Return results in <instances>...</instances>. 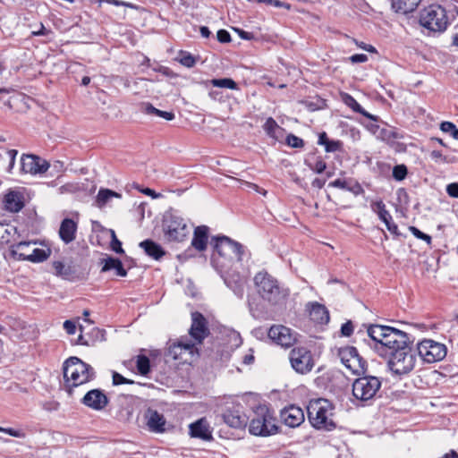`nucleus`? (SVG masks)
Instances as JSON below:
<instances>
[{
  "mask_svg": "<svg viewBox=\"0 0 458 458\" xmlns=\"http://www.w3.org/2000/svg\"><path fill=\"white\" fill-rule=\"evenodd\" d=\"M373 212L377 213L380 220L386 222V220H392V216L386 210V205L382 200L372 201L370 204Z\"/></svg>",
  "mask_w": 458,
  "mask_h": 458,
  "instance_id": "f704fd0d",
  "label": "nucleus"
},
{
  "mask_svg": "<svg viewBox=\"0 0 458 458\" xmlns=\"http://www.w3.org/2000/svg\"><path fill=\"white\" fill-rule=\"evenodd\" d=\"M211 241L215 249L212 258L214 267L233 293L237 297L242 298L246 280L239 273H231L230 269L234 262L242 260L244 247L240 242L225 235L212 237Z\"/></svg>",
  "mask_w": 458,
  "mask_h": 458,
  "instance_id": "f257e3e1",
  "label": "nucleus"
},
{
  "mask_svg": "<svg viewBox=\"0 0 458 458\" xmlns=\"http://www.w3.org/2000/svg\"><path fill=\"white\" fill-rule=\"evenodd\" d=\"M387 230L394 234L398 235V226L392 221V220H386V222H384Z\"/></svg>",
  "mask_w": 458,
  "mask_h": 458,
  "instance_id": "e2e57ef3",
  "label": "nucleus"
},
{
  "mask_svg": "<svg viewBox=\"0 0 458 458\" xmlns=\"http://www.w3.org/2000/svg\"><path fill=\"white\" fill-rule=\"evenodd\" d=\"M140 246L149 257L155 259H159L165 255V251L162 247L151 240H145L141 242Z\"/></svg>",
  "mask_w": 458,
  "mask_h": 458,
  "instance_id": "7c9ffc66",
  "label": "nucleus"
},
{
  "mask_svg": "<svg viewBox=\"0 0 458 458\" xmlns=\"http://www.w3.org/2000/svg\"><path fill=\"white\" fill-rule=\"evenodd\" d=\"M417 351L421 360L427 363L442 360L446 355L445 345L430 339L420 342Z\"/></svg>",
  "mask_w": 458,
  "mask_h": 458,
  "instance_id": "ddd939ff",
  "label": "nucleus"
},
{
  "mask_svg": "<svg viewBox=\"0 0 458 458\" xmlns=\"http://www.w3.org/2000/svg\"><path fill=\"white\" fill-rule=\"evenodd\" d=\"M77 227V223L71 218H64L61 222L59 236L65 244H68L75 240Z\"/></svg>",
  "mask_w": 458,
  "mask_h": 458,
  "instance_id": "b1692460",
  "label": "nucleus"
},
{
  "mask_svg": "<svg viewBox=\"0 0 458 458\" xmlns=\"http://www.w3.org/2000/svg\"><path fill=\"white\" fill-rule=\"evenodd\" d=\"M210 82L214 87H217V88H226V89H237L236 82L233 80L229 79V78L213 79Z\"/></svg>",
  "mask_w": 458,
  "mask_h": 458,
  "instance_id": "e433bc0d",
  "label": "nucleus"
},
{
  "mask_svg": "<svg viewBox=\"0 0 458 458\" xmlns=\"http://www.w3.org/2000/svg\"><path fill=\"white\" fill-rule=\"evenodd\" d=\"M223 418L224 421L232 428H240L247 424L246 416L238 410H227Z\"/></svg>",
  "mask_w": 458,
  "mask_h": 458,
  "instance_id": "bb28decb",
  "label": "nucleus"
},
{
  "mask_svg": "<svg viewBox=\"0 0 458 458\" xmlns=\"http://www.w3.org/2000/svg\"><path fill=\"white\" fill-rule=\"evenodd\" d=\"M51 32V30H47L43 23H40L38 30L32 31L33 36H46L48 35Z\"/></svg>",
  "mask_w": 458,
  "mask_h": 458,
  "instance_id": "69168bd1",
  "label": "nucleus"
},
{
  "mask_svg": "<svg viewBox=\"0 0 458 458\" xmlns=\"http://www.w3.org/2000/svg\"><path fill=\"white\" fill-rule=\"evenodd\" d=\"M16 234L17 230L15 226L0 223V246L10 244L15 241Z\"/></svg>",
  "mask_w": 458,
  "mask_h": 458,
  "instance_id": "2f4dec72",
  "label": "nucleus"
},
{
  "mask_svg": "<svg viewBox=\"0 0 458 458\" xmlns=\"http://www.w3.org/2000/svg\"><path fill=\"white\" fill-rule=\"evenodd\" d=\"M421 0H391L392 8L396 13H409L413 12Z\"/></svg>",
  "mask_w": 458,
  "mask_h": 458,
  "instance_id": "c756f323",
  "label": "nucleus"
},
{
  "mask_svg": "<svg viewBox=\"0 0 458 458\" xmlns=\"http://www.w3.org/2000/svg\"><path fill=\"white\" fill-rule=\"evenodd\" d=\"M381 380L374 376H364L352 383V394L360 401L372 400L381 388Z\"/></svg>",
  "mask_w": 458,
  "mask_h": 458,
  "instance_id": "9d476101",
  "label": "nucleus"
},
{
  "mask_svg": "<svg viewBox=\"0 0 458 458\" xmlns=\"http://www.w3.org/2000/svg\"><path fill=\"white\" fill-rule=\"evenodd\" d=\"M350 60L353 64L365 63L368 60V56L364 54H355L350 57Z\"/></svg>",
  "mask_w": 458,
  "mask_h": 458,
  "instance_id": "680f3d73",
  "label": "nucleus"
},
{
  "mask_svg": "<svg viewBox=\"0 0 458 458\" xmlns=\"http://www.w3.org/2000/svg\"><path fill=\"white\" fill-rule=\"evenodd\" d=\"M340 142L335 140H329L327 144L325 146V149L327 152H335L339 149Z\"/></svg>",
  "mask_w": 458,
  "mask_h": 458,
  "instance_id": "052dcab7",
  "label": "nucleus"
},
{
  "mask_svg": "<svg viewBox=\"0 0 458 458\" xmlns=\"http://www.w3.org/2000/svg\"><path fill=\"white\" fill-rule=\"evenodd\" d=\"M407 175V167L404 165H395L393 169V176L397 181L403 180Z\"/></svg>",
  "mask_w": 458,
  "mask_h": 458,
  "instance_id": "37998d69",
  "label": "nucleus"
},
{
  "mask_svg": "<svg viewBox=\"0 0 458 458\" xmlns=\"http://www.w3.org/2000/svg\"><path fill=\"white\" fill-rule=\"evenodd\" d=\"M35 245V242H20L10 245L12 254L17 257L20 260H29L31 262H42L50 256L51 250L49 248L40 249L32 248L31 251H25V249H30Z\"/></svg>",
  "mask_w": 458,
  "mask_h": 458,
  "instance_id": "9b49d317",
  "label": "nucleus"
},
{
  "mask_svg": "<svg viewBox=\"0 0 458 458\" xmlns=\"http://www.w3.org/2000/svg\"><path fill=\"white\" fill-rule=\"evenodd\" d=\"M406 334L404 331L382 325H371L367 329L369 345L380 356H386V347Z\"/></svg>",
  "mask_w": 458,
  "mask_h": 458,
  "instance_id": "39448f33",
  "label": "nucleus"
},
{
  "mask_svg": "<svg viewBox=\"0 0 458 458\" xmlns=\"http://www.w3.org/2000/svg\"><path fill=\"white\" fill-rule=\"evenodd\" d=\"M137 369L140 374L147 375L150 370L149 359L145 355L137 357Z\"/></svg>",
  "mask_w": 458,
  "mask_h": 458,
  "instance_id": "4c0bfd02",
  "label": "nucleus"
},
{
  "mask_svg": "<svg viewBox=\"0 0 458 458\" xmlns=\"http://www.w3.org/2000/svg\"><path fill=\"white\" fill-rule=\"evenodd\" d=\"M81 190V187L78 183H67L64 186H62L61 191L62 192H70L74 193Z\"/></svg>",
  "mask_w": 458,
  "mask_h": 458,
  "instance_id": "5fc2aeb1",
  "label": "nucleus"
},
{
  "mask_svg": "<svg viewBox=\"0 0 458 458\" xmlns=\"http://www.w3.org/2000/svg\"><path fill=\"white\" fill-rule=\"evenodd\" d=\"M112 241H111V249L116 253H123V249L122 248V242L117 239L114 230H111Z\"/></svg>",
  "mask_w": 458,
  "mask_h": 458,
  "instance_id": "a18cd8bd",
  "label": "nucleus"
},
{
  "mask_svg": "<svg viewBox=\"0 0 458 458\" xmlns=\"http://www.w3.org/2000/svg\"><path fill=\"white\" fill-rule=\"evenodd\" d=\"M307 410L308 418L314 428L327 430L335 428L336 425L333 419L335 407L327 399L311 400Z\"/></svg>",
  "mask_w": 458,
  "mask_h": 458,
  "instance_id": "20e7f679",
  "label": "nucleus"
},
{
  "mask_svg": "<svg viewBox=\"0 0 458 458\" xmlns=\"http://www.w3.org/2000/svg\"><path fill=\"white\" fill-rule=\"evenodd\" d=\"M342 101L350 107L353 112L359 113L363 116L369 118L373 121H377V117L375 115L370 114L365 109H363L360 105L348 93L341 94Z\"/></svg>",
  "mask_w": 458,
  "mask_h": 458,
  "instance_id": "c85d7f7f",
  "label": "nucleus"
},
{
  "mask_svg": "<svg viewBox=\"0 0 458 458\" xmlns=\"http://www.w3.org/2000/svg\"><path fill=\"white\" fill-rule=\"evenodd\" d=\"M341 333L344 336H350L353 333V325L352 321H347L342 325Z\"/></svg>",
  "mask_w": 458,
  "mask_h": 458,
  "instance_id": "603ef678",
  "label": "nucleus"
},
{
  "mask_svg": "<svg viewBox=\"0 0 458 458\" xmlns=\"http://www.w3.org/2000/svg\"><path fill=\"white\" fill-rule=\"evenodd\" d=\"M53 267L55 268V274L66 277L71 275L72 270L70 267L65 266L62 261H54Z\"/></svg>",
  "mask_w": 458,
  "mask_h": 458,
  "instance_id": "58836bf2",
  "label": "nucleus"
},
{
  "mask_svg": "<svg viewBox=\"0 0 458 458\" xmlns=\"http://www.w3.org/2000/svg\"><path fill=\"white\" fill-rule=\"evenodd\" d=\"M411 344V341L410 340V337L408 336V334H404L401 336V340L398 338L396 341H394L393 344H391L390 346L386 347V355L390 356V353H393L394 352H396L400 350L401 348H406L410 346Z\"/></svg>",
  "mask_w": 458,
  "mask_h": 458,
  "instance_id": "c9c22d12",
  "label": "nucleus"
},
{
  "mask_svg": "<svg viewBox=\"0 0 458 458\" xmlns=\"http://www.w3.org/2000/svg\"><path fill=\"white\" fill-rule=\"evenodd\" d=\"M133 382L131 380H129L125 378L123 376L117 372H114L113 374V384L115 386L122 385V384H132Z\"/></svg>",
  "mask_w": 458,
  "mask_h": 458,
  "instance_id": "09e8293b",
  "label": "nucleus"
},
{
  "mask_svg": "<svg viewBox=\"0 0 458 458\" xmlns=\"http://www.w3.org/2000/svg\"><path fill=\"white\" fill-rule=\"evenodd\" d=\"M259 295L272 305L279 304L289 296V290L280 285L277 279L267 271H259L253 278Z\"/></svg>",
  "mask_w": 458,
  "mask_h": 458,
  "instance_id": "f03ea898",
  "label": "nucleus"
},
{
  "mask_svg": "<svg viewBox=\"0 0 458 458\" xmlns=\"http://www.w3.org/2000/svg\"><path fill=\"white\" fill-rule=\"evenodd\" d=\"M140 191L147 196H150L152 199H158L162 196L160 193H156L155 191L149 188L142 189Z\"/></svg>",
  "mask_w": 458,
  "mask_h": 458,
  "instance_id": "338daca9",
  "label": "nucleus"
},
{
  "mask_svg": "<svg viewBox=\"0 0 458 458\" xmlns=\"http://www.w3.org/2000/svg\"><path fill=\"white\" fill-rule=\"evenodd\" d=\"M455 125L451 122H442L440 124V129L443 132L452 134L453 131L455 129Z\"/></svg>",
  "mask_w": 458,
  "mask_h": 458,
  "instance_id": "4d7b16f0",
  "label": "nucleus"
},
{
  "mask_svg": "<svg viewBox=\"0 0 458 458\" xmlns=\"http://www.w3.org/2000/svg\"><path fill=\"white\" fill-rule=\"evenodd\" d=\"M328 186L334 187V188H339V189H343V190L348 189L347 182L341 179H336V180L329 182Z\"/></svg>",
  "mask_w": 458,
  "mask_h": 458,
  "instance_id": "13d9d810",
  "label": "nucleus"
},
{
  "mask_svg": "<svg viewBox=\"0 0 458 458\" xmlns=\"http://www.w3.org/2000/svg\"><path fill=\"white\" fill-rule=\"evenodd\" d=\"M305 163L311 170L318 174L324 172L327 167L326 163L320 157L317 158L314 163H311L310 159H307Z\"/></svg>",
  "mask_w": 458,
  "mask_h": 458,
  "instance_id": "ea45409f",
  "label": "nucleus"
},
{
  "mask_svg": "<svg viewBox=\"0 0 458 458\" xmlns=\"http://www.w3.org/2000/svg\"><path fill=\"white\" fill-rule=\"evenodd\" d=\"M249 431L250 434L259 437H268L277 433L276 420L267 405L261 404L253 410Z\"/></svg>",
  "mask_w": 458,
  "mask_h": 458,
  "instance_id": "423d86ee",
  "label": "nucleus"
},
{
  "mask_svg": "<svg viewBox=\"0 0 458 458\" xmlns=\"http://www.w3.org/2000/svg\"><path fill=\"white\" fill-rule=\"evenodd\" d=\"M290 361L293 369L301 374L310 372L314 367L312 354L304 347L293 348L290 352Z\"/></svg>",
  "mask_w": 458,
  "mask_h": 458,
  "instance_id": "2eb2a0df",
  "label": "nucleus"
},
{
  "mask_svg": "<svg viewBox=\"0 0 458 458\" xmlns=\"http://www.w3.org/2000/svg\"><path fill=\"white\" fill-rule=\"evenodd\" d=\"M420 24L430 32H444L451 20L447 11L441 4H432L420 13Z\"/></svg>",
  "mask_w": 458,
  "mask_h": 458,
  "instance_id": "0eeeda50",
  "label": "nucleus"
},
{
  "mask_svg": "<svg viewBox=\"0 0 458 458\" xmlns=\"http://www.w3.org/2000/svg\"><path fill=\"white\" fill-rule=\"evenodd\" d=\"M409 230L416 238L425 241L428 244L431 243V237L420 231L417 227L411 226Z\"/></svg>",
  "mask_w": 458,
  "mask_h": 458,
  "instance_id": "c03bdc74",
  "label": "nucleus"
},
{
  "mask_svg": "<svg viewBox=\"0 0 458 458\" xmlns=\"http://www.w3.org/2000/svg\"><path fill=\"white\" fill-rule=\"evenodd\" d=\"M4 208L13 213H17L24 207L22 194L14 190H9L4 197Z\"/></svg>",
  "mask_w": 458,
  "mask_h": 458,
  "instance_id": "412c9836",
  "label": "nucleus"
},
{
  "mask_svg": "<svg viewBox=\"0 0 458 458\" xmlns=\"http://www.w3.org/2000/svg\"><path fill=\"white\" fill-rule=\"evenodd\" d=\"M157 116H159L163 119H165L167 121H172L174 119V114L173 112H166V111H162V110H159L157 111Z\"/></svg>",
  "mask_w": 458,
  "mask_h": 458,
  "instance_id": "0e129e2a",
  "label": "nucleus"
},
{
  "mask_svg": "<svg viewBox=\"0 0 458 458\" xmlns=\"http://www.w3.org/2000/svg\"><path fill=\"white\" fill-rule=\"evenodd\" d=\"M280 419L289 428H296L304 422L305 417L301 408L296 405H290L281 411Z\"/></svg>",
  "mask_w": 458,
  "mask_h": 458,
  "instance_id": "aec40b11",
  "label": "nucleus"
},
{
  "mask_svg": "<svg viewBox=\"0 0 458 458\" xmlns=\"http://www.w3.org/2000/svg\"><path fill=\"white\" fill-rule=\"evenodd\" d=\"M145 419L150 431L157 433L165 431V420L163 414L156 410L148 409L145 413Z\"/></svg>",
  "mask_w": 458,
  "mask_h": 458,
  "instance_id": "4be33fe9",
  "label": "nucleus"
},
{
  "mask_svg": "<svg viewBox=\"0 0 458 458\" xmlns=\"http://www.w3.org/2000/svg\"><path fill=\"white\" fill-rule=\"evenodd\" d=\"M113 198L121 199L122 195L112 190L101 188L96 197V205L101 208L106 206Z\"/></svg>",
  "mask_w": 458,
  "mask_h": 458,
  "instance_id": "473e14b6",
  "label": "nucleus"
},
{
  "mask_svg": "<svg viewBox=\"0 0 458 458\" xmlns=\"http://www.w3.org/2000/svg\"><path fill=\"white\" fill-rule=\"evenodd\" d=\"M49 168V164L34 155H22L21 158V171L24 174H43Z\"/></svg>",
  "mask_w": 458,
  "mask_h": 458,
  "instance_id": "f3484780",
  "label": "nucleus"
},
{
  "mask_svg": "<svg viewBox=\"0 0 458 458\" xmlns=\"http://www.w3.org/2000/svg\"><path fill=\"white\" fill-rule=\"evenodd\" d=\"M103 267L101 268V272H106L114 269L115 271V275L119 276H126L127 271L124 269L123 263L120 259H114L113 257H107L101 260Z\"/></svg>",
  "mask_w": 458,
  "mask_h": 458,
  "instance_id": "cd10ccee",
  "label": "nucleus"
},
{
  "mask_svg": "<svg viewBox=\"0 0 458 458\" xmlns=\"http://www.w3.org/2000/svg\"><path fill=\"white\" fill-rule=\"evenodd\" d=\"M446 192L450 197L458 198V182H452L446 186Z\"/></svg>",
  "mask_w": 458,
  "mask_h": 458,
  "instance_id": "6e6d98bb",
  "label": "nucleus"
},
{
  "mask_svg": "<svg viewBox=\"0 0 458 458\" xmlns=\"http://www.w3.org/2000/svg\"><path fill=\"white\" fill-rule=\"evenodd\" d=\"M165 238L168 241L182 242L190 233V228L182 217L171 215L164 223Z\"/></svg>",
  "mask_w": 458,
  "mask_h": 458,
  "instance_id": "f8f14e48",
  "label": "nucleus"
},
{
  "mask_svg": "<svg viewBox=\"0 0 458 458\" xmlns=\"http://www.w3.org/2000/svg\"><path fill=\"white\" fill-rule=\"evenodd\" d=\"M109 403L106 394L101 389L88 391L81 399V403L93 411L104 410Z\"/></svg>",
  "mask_w": 458,
  "mask_h": 458,
  "instance_id": "6ab92c4d",
  "label": "nucleus"
},
{
  "mask_svg": "<svg viewBox=\"0 0 458 458\" xmlns=\"http://www.w3.org/2000/svg\"><path fill=\"white\" fill-rule=\"evenodd\" d=\"M269 338L278 345L288 348L296 341L295 334L289 328L282 325L272 326L268 330Z\"/></svg>",
  "mask_w": 458,
  "mask_h": 458,
  "instance_id": "dca6fc26",
  "label": "nucleus"
},
{
  "mask_svg": "<svg viewBox=\"0 0 458 458\" xmlns=\"http://www.w3.org/2000/svg\"><path fill=\"white\" fill-rule=\"evenodd\" d=\"M217 40L221 43H228L231 41V35L225 30H219L216 33Z\"/></svg>",
  "mask_w": 458,
  "mask_h": 458,
  "instance_id": "3c124183",
  "label": "nucleus"
},
{
  "mask_svg": "<svg viewBox=\"0 0 458 458\" xmlns=\"http://www.w3.org/2000/svg\"><path fill=\"white\" fill-rule=\"evenodd\" d=\"M2 150L8 156V157L10 159L9 165H8V172H11V170L13 169V167L14 165L15 157L18 154V151L15 149H9V150L2 149Z\"/></svg>",
  "mask_w": 458,
  "mask_h": 458,
  "instance_id": "8fccbe9b",
  "label": "nucleus"
},
{
  "mask_svg": "<svg viewBox=\"0 0 458 458\" xmlns=\"http://www.w3.org/2000/svg\"><path fill=\"white\" fill-rule=\"evenodd\" d=\"M430 158L436 163H449L450 160L445 157L439 150H433L430 152Z\"/></svg>",
  "mask_w": 458,
  "mask_h": 458,
  "instance_id": "49530a36",
  "label": "nucleus"
},
{
  "mask_svg": "<svg viewBox=\"0 0 458 458\" xmlns=\"http://www.w3.org/2000/svg\"><path fill=\"white\" fill-rule=\"evenodd\" d=\"M179 62L185 67L191 68L195 65L196 60L193 55L189 53L182 52Z\"/></svg>",
  "mask_w": 458,
  "mask_h": 458,
  "instance_id": "79ce46f5",
  "label": "nucleus"
},
{
  "mask_svg": "<svg viewBox=\"0 0 458 458\" xmlns=\"http://www.w3.org/2000/svg\"><path fill=\"white\" fill-rule=\"evenodd\" d=\"M208 230L209 228L207 225H199L194 229L191 246L195 250L204 251L207 249Z\"/></svg>",
  "mask_w": 458,
  "mask_h": 458,
  "instance_id": "a878e982",
  "label": "nucleus"
},
{
  "mask_svg": "<svg viewBox=\"0 0 458 458\" xmlns=\"http://www.w3.org/2000/svg\"><path fill=\"white\" fill-rule=\"evenodd\" d=\"M100 2H104V3L113 4L115 6H125V7H129L131 9H137V6L135 4L129 3V2L121 1V0H100Z\"/></svg>",
  "mask_w": 458,
  "mask_h": 458,
  "instance_id": "de8ad7c7",
  "label": "nucleus"
},
{
  "mask_svg": "<svg viewBox=\"0 0 458 458\" xmlns=\"http://www.w3.org/2000/svg\"><path fill=\"white\" fill-rule=\"evenodd\" d=\"M141 110L145 114H150V115H157V111H158L157 108H156L155 106H153L149 103H143L142 106H141Z\"/></svg>",
  "mask_w": 458,
  "mask_h": 458,
  "instance_id": "864d4df0",
  "label": "nucleus"
},
{
  "mask_svg": "<svg viewBox=\"0 0 458 458\" xmlns=\"http://www.w3.org/2000/svg\"><path fill=\"white\" fill-rule=\"evenodd\" d=\"M338 357L341 362L352 373H365L367 369L366 360L360 357L353 346H344L338 349Z\"/></svg>",
  "mask_w": 458,
  "mask_h": 458,
  "instance_id": "4468645a",
  "label": "nucleus"
},
{
  "mask_svg": "<svg viewBox=\"0 0 458 458\" xmlns=\"http://www.w3.org/2000/svg\"><path fill=\"white\" fill-rule=\"evenodd\" d=\"M263 128L269 137L276 140H280L283 137L284 129L280 127L272 117L267 119L265 124L263 125Z\"/></svg>",
  "mask_w": 458,
  "mask_h": 458,
  "instance_id": "72a5a7b5",
  "label": "nucleus"
},
{
  "mask_svg": "<svg viewBox=\"0 0 458 458\" xmlns=\"http://www.w3.org/2000/svg\"><path fill=\"white\" fill-rule=\"evenodd\" d=\"M196 345L192 341L182 337L169 345L165 356L182 364H191L199 357Z\"/></svg>",
  "mask_w": 458,
  "mask_h": 458,
  "instance_id": "1a4fd4ad",
  "label": "nucleus"
},
{
  "mask_svg": "<svg viewBox=\"0 0 458 458\" xmlns=\"http://www.w3.org/2000/svg\"><path fill=\"white\" fill-rule=\"evenodd\" d=\"M190 434L192 437H198L203 440L212 438L209 424L205 418H201L190 425Z\"/></svg>",
  "mask_w": 458,
  "mask_h": 458,
  "instance_id": "393cba45",
  "label": "nucleus"
},
{
  "mask_svg": "<svg viewBox=\"0 0 458 458\" xmlns=\"http://www.w3.org/2000/svg\"><path fill=\"white\" fill-rule=\"evenodd\" d=\"M243 183L245 185H247L249 188L254 190L255 191L257 192H259L263 195H266L267 194V191L266 190H263V189H260L257 184L255 183H252V182H243Z\"/></svg>",
  "mask_w": 458,
  "mask_h": 458,
  "instance_id": "774afa93",
  "label": "nucleus"
},
{
  "mask_svg": "<svg viewBox=\"0 0 458 458\" xmlns=\"http://www.w3.org/2000/svg\"><path fill=\"white\" fill-rule=\"evenodd\" d=\"M192 323L190 328V335L196 344H200L208 335L206 318L199 312L191 315Z\"/></svg>",
  "mask_w": 458,
  "mask_h": 458,
  "instance_id": "a211bd4d",
  "label": "nucleus"
},
{
  "mask_svg": "<svg viewBox=\"0 0 458 458\" xmlns=\"http://www.w3.org/2000/svg\"><path fill=\"white\" fill-rule=\"evenodd\" d=\"M416 360L415 352L411 346H408L390 353L387 365L394 374L402 376L410 373L414 369Z\"/></svg>",
  "mask_w": 458,
  "mask_h": 458,
  "instance_id": "6e6552de",
  "label": "nucleus"
},
{
  "mask_svg": "<svg viewBox=\"0 0 458 458\" xmlns=\"http://www.w3.org/2000/svg\"><path fill=\"white\" fill-rule=\"evenodd\" d=\"M95 377L94 369L77 357H70L64 364V378L69 394L72 388L91 381Z\"/></svg>",
  "mask_w": 458,
  "mask_h": 458,
  "instance_id": "7ed1b4c3",
  "label": "nucleus"
},
{
  "mask_svg": "<svg viewBox=\"0 0 458 458\" xmlns=\"http://www.w3.org/2000/svg\"><path fill=\"white\" fill-rule=\"evenodd\" d=\"M64 328L69 335L75 334L76 331V326L75 323L71 320H65L64 323Z\"/></svg>",
  "mask_w": 458,
  "mask_h": 458,
  "instance_id": "bf43d9fd",
  "label": "nucleus"
},
{
  "mask_svg": "<svg viewBox=\"0 0 458 458\" xmlns=\"http://www.w3.org/2000/svg\"><path fill=\"white\" fill-rule=\"evenodd\" d=\"M310 318L317 324H326L329 321V313L327 308L318 302H310L307 305Z\"/></svg>",
  "mask_w": 458,
  "mask_h": 458,
  "instance_id": "5701e85b",
  "label": "nucleus"
},
{
  "mask_svg": "<svg viewBox=\"0 0 458 458\" xmlns=\"http://www.w3.org/2000/svg\"><path fill=\"white\" fill-rule=\"evenodd\" d=\"M285 142L289 147L294 148H301L304 146L303 140L292 133L287 135Z\"/></svg>",
  "mask_w": 458,
  "mask_h": 458,
  "instance_id": "a19ab883",
  "label": "nucleus"
}]
</instances>
